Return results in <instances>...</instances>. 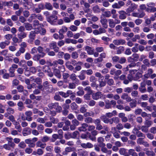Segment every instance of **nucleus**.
<instances>
[{
  "instance_id": "obj_1",
  "label": "nucleus",
  "mask_w": 156,
  "mask_h": 156,
  "mask_svg": "<svg viewBox=\"0 0 156 156\" xmlns=\"http://www.w3.org/2000/svg\"><path fill=\"white\" fill-rule=\"evenodd\" d=\"M58 68H55L53 69V73L58 78H61V74L60 72H64L66 70L64 66H58Z\"/></svg>"
},
{
  "instance_id": "obj_2",
  "label": "nucleus",
  "mask_w": 156,
  "mask_h": 156,
  "mask_svg": "<svg viewBox=\"0 0 156 156\" xmlns=\"http://www.w3.org/2000/svg\"><path fill=\"white\" fill-rule=\"evenodd\" d=\"M48 106L50 109H55L57 112H60L62 110L61 107L58 105V103H50Z\"/></svg>"
},
{
  "instance_id": "obj_3",
  "label": "nucleus",
  "mask_w": 156,
  "mask_h": 156,
  "mask_svg": "<svg viewBox=\"0 0 156 156\" xmlns=\"http://www.w3.org/2000/svg\"><path fill=\"white\" fill-rule=\"evenodd\" d=\"M64 61L62 59H58V60L54 61L52 63H51L50 66H53L55 67H58V65H61V66H63Z\"/></svg>"
},
{
  "instance_id": "obj_4",
  "label": "nucleus",
  "mask_w": 156,
  "mask_h": 156,
  "mask_svg": "<svg viewBox=\"0 0 156 156\" xmlns=\"http://www.w3.org/2000/svg\"><path fill=\"white\" fill-rule=\"evenodd\" d=\"M109 27L112 28H114L115 24L120 23V21L118 19H116L114 21L112 19H109L108 20Z\"/></svg>"
},
{
  "instance_id": "obj_5",
  "label": "nucleus",
  "mask_w": 156,
  "mask_h": 156,
  "mask_svg": "<svg viewBox=\"0 0 156 156\" xmlns=\"http://www.w3.org/2000/svg\"><path fill=\"white\" fill-rule=\"evenodd\" d=\"M43 71L44 72L47 73V75L50 77H52L53 74L52 72H51L50 68L47 66L45 65L43 67Z\"/></svg>"
},
{
  "instance_id": "obj_6",
  "label": "nucleus",
  "mask_w": 156,
  "mask_h": 156,
  "mask_svg": "<svg viewBox=\"0 0 156 156\" xmlns=\"http://www.w3.org/2000/svg\"><path fill=\"white\" fill-rule=\"evenodd\" d=\"M138 6L137 4L133 3L131 4V5L126 10L127 13H130L133 11L137 9Z\"/></svg>"
},
{
  "instance_id": "obj_7",
  "label": "nucleus",
  "mask_w": 156,
  "mask_h": 156,
  "mask_svg": "<svg viewBox=\"0 0 156 156\" xmlns=\"http://www.w3.org/2000/svg\"><path fill=\"white\" fill-rule=\"evenodd\" d=\"M140 66L138 67L139 68L138 69V70L139 72H137L139 73L138 75L139 76V78L141 77L142 74L144 73V70H146L147 69V66L145 65H141V68H140Z\"/></svg>"
},
{
  "instance_id": "obj_8",
  "label": "nucleus",
  "mask_w": 156,
  "mask_h": 156,
  "mask_svg": "<svg viewBox=\"0 0 156 156\" xmlns=\"http://www.w3.org/2000/svg\"><path fill=\"white\" fill-rule=\"evenodd\" d=\"M37 33V32L35 30L31 31L29 35V39L28 40V42L31 43L33 41L35 38V34Z\"/></svg>"
},
{
  "instance_id": "obj_9",
  "label": "nucleus",
  "mask_w": 156,
  "mask_h": 156,
  "mask_svg": "<svg viewBox=\"0 0 156 156\" xmlns=\"http://www.w3.org/2000/svg\"><path fill=\"white\" fill-rule=\"evenodd\" d=\"M138 73H137L135 75V76L132 75L130 73H129L128 74L127 78L129 80L131 81L132 80H137L139 79V76L138 75Z\"/></svg>"
},
{
  "instance_id": "obj_10",
  "label": "nucleus",
  "mask_w": 156,
  "mask_h": 156,
  "mask_svg": "<svg viewBox=\"0 0 156 156\" xmlns=\"http://www.w3.org/2000/svg\"><path fill=\"white\" fill-rule=\"evenodd\" d=\"M103 96L101 91H98L96 93H93L92 95V98L95 100H97L99 98H101Z\"/></svg>"
},
{
  "instance_id": "obj_11",
  "label": "nucleus",
  "mask_w": 156,
  "mask_h": 156,
  "mask_svg": "<svg viewBox=\"0 0 156 156\" xmlns=\"http://www.w3.org/2000/svg\"><path fill=\"white\" fill-rule=\"evenodd\" d=\"M67 30V28L65 26H63L62 27L61 29L58 31V33L59 35H60L61 39H63L64 36L63 34L66 32Z\"/></svg>"
},
{
  "instance_id": "obj_12",
  "label": "nucleus",
  "mask_w": 156,
  "mask_h": 156,
  "mask_svg": "<svg viewBox=\"0 0 156 156\" xmlns=\"http://www.w3.org/2000/svg\"><path fill=\"white\" fill-rule=\"evenodd\" d=\"M125 40L122 39H115L113 41V43L114 44L117 45H119L120 44H123L125 43Z\"/></svg>"
},
{
  "instance_id": "obj_13",
  "label": "nucleus",
  "mask_w": 156,
  "mask_h": 156,
  "mask_svg": "<svg viewBox=\"0 0 156 156\" xmlns=\"http://www.w3.org/2000/svg\"><path fill=\"white\" fill-rule=\"evenodd\" d=\"M49 46L50 48L54 49L55 52H58L59 51V48L57 46V43L55 42H52L50 43Z\"/></svg>"
},
{
  "instance_id": "obj_14",
  "label": "nucleus",
  "mask_w": 156,
  "mask_h": 156,
  "mask_svg": "<svg viewBox=\"0 0 156 156\" xmlns=\"http://www.w3.org/2000/svg\"><path fill=\"white\" fill-rule=\"evenodd\" d=\"M6 72V70L5 69L0 70V75H3V78L4 79H7L9 78V75L8 73L5 72Z\"/></svg>"
},
{
  "instance_id": "obj_15",
  "label": "nucleus",
  "mask_w": 156,
  "mask_h": 156,
  "mask_svg": "<svg viewBox=\"0 0 156 156\" xmlns=\"http://www.w3.org/2000/svg\"><path fill=\"white\" fill-rule=\"evenodd\" d=\"M85 50L86 51L88 54L93 55L94 54V48L88 46H86L85 47Z\"/></svg>"
},
{
  "instance_id": "obj_16",
  "label": "nucleus",
  "mask_w": 156,
  "mask_h": 156,
  "mask_svg": "<svg viewBox=\"0 0 156 156\" xmlns=\"http://www.w3.org/2000/svg\"><path fill=\"white\" fill-rule=\"evenodd\" d=\"M105 146H102L101 147V151L104 153H107L108 155H110L112 153V151L110 150H108L107 148L105 147Z\"/></svg>"
},
{
  "instance_id": "obj_17",
  "label": "nucleus",
  "mask_w": 156,
  "mask_h": 156,
  "mask_svg": "<svg viewBox=\"0 0 156 156\" xmlns=\"http://www.w3.org/2000/svg\"><path fill=\"white\" fill-rule=\"evenodd\" d=\"M119 117L121 118L122 122H126L127 121L128 119L127 117L125 116V114L123 113H121L119 114Z\"/></svg>"
},
{
  "instance_id": "obj_18",
  "label": "nucleus",
  "mask_w": 156,
  "mask_h": 156,
  "mask_svg": "<svg viewBox=\"0 0 156 156\" xmlns=\"http://www.w3.org/2000/svg\"><path fill=\"white\" fill-rule=\"evenodd\" d=\"M145 15V13L144 12H142L140 13L139 12H133L132 15L133 16L136 17L142 18Z\"/></svg>"
},
{
  "instance_id": "obj_19",
  "label": "nucleus",
  "mask_w": 156,
  "mask_h": 156,
  "mask_svg": "<svg viewBox=\"0 0 156 156\" xmlns=\"http://www.w3.org/2000/svg\"><path fill=\"white\" fill-rule=\"evenodd\" d=\"M81 146L85 148H91L93 147V145L90 142H87V143H82L81 144Z\"/></svg>"
},
{
  "instance_id": "obj_20",
  "label": "nucleus",
  "mask_w": 156,
  "mask_h": 156,
  "mask_svg": "<svg viewBox=\"0 0 156 156\" xmlns=\"http://www.w3.org/2000/svg\"><path fill=\"white\" fill-rule=\"evenodd\" d=\"M127 150L124 148H120L119 150V153L121 154L124 156H129L128 153L127 152Z\"/></svg>"
},
{
  "instance_id": "obj_21",
  "label": "nucleus",
  "mask_w": 156,
  "mask_h": 156,
  "mask_svg": "<svg viewBox=\"0 0 156 156\" xmlns=\"http://www.w3.org/2000/svg\"><path fill=\"white\" fill-rule=\"evenodd\" d=\"M88 126V125L86 123H83L81 125V126L78 127V129L80 131H85L87 130V127Z\"/></svg>"
},
{
  "instance_id": "obj_22",
  "label": "nucleus",
  "mask_w": 156,
  "mask_h": 156,
  "mask_svg": "<svg viewBox=\"0 0 156 156\" xmlns=\"http://www.w3.org/2000/svg\"><path fill=\"white\" fill-rule=\"evenodd\" d=\"M141 65V63L140 62H138L136 63H135L133 62L129 64L126 67L128 69L129 68H131V67H133L135 66H140Z\"/></svg>"
},
{
  "instance_id": "obj_23",
  "label": "nucleus",
  "mask_w": 156,
  "mask_h": 156,
  "mask_svg": "<svg viewBox=\"0 0 156 156\" xmlns=\"http://www.w3.org/2000/svg\"><path fill=\"white\" fill-rule=\"evenodd\" d=\"M119 13L120 14L119 16V18L120 19H124L126 18V12L124 10H121L119 12Z\"/></svg>"
},
{
  "instance_id": "obj_24",
  "label": "nucleus",
  "mask_w": 156,
  "mask_h": 156,
  "mask_svg": "<svg viewBox=\"0 0 156 156\" xmlns=\"http://www.w3.org/2000/svg\"><path fill=\"white\" fill-rule=\"evenodd\" d=\"M10 42L9 41H5L0 43V48L1 49H4L9 44Z\"/></svg>"
},
{
  "instance_id": "obj_25",
  "label": "nucleus",
  "mask_w": 156,
  "mask_h": 156,
  "mask_svg": "<svg viewBox=\"0 0 156 156\" xmlns=\"http://www.w3.org/2000/svg\"><path fill=\"white\" fill-rule=\"evenodd\" d=\"M123 99L126 100L127 101L129 102L131 101V98L128 96V94L126 93H123L121 97Z\"/></svg>"
},
{
  "instance_id": "obj_26",
  "label": "nucleus",
  "mask_w": 156,
  "mask_h": 156,
  "mask_svg": "<svg viewBox=\"0 0 156 156\" xmlns=\"http://www.w3.org/2000/svg\"><path fill=\"white\" fill-rule=\"evenodd\" d=\"M7 140L8 141V144L9 146L11 147L14 148L15 146V144L12 141V138L7 137Z\"/></svg>"
},
{
  "instance_id": "obj_27",
  "label": "nucleus",
  "mask_w": 156,
  "mask_h": 156,
  "mask_svg": "<svg viewBox=\"0 0 156 156\" xmlns=\"http://www.w3.org/2000/svg\"><path fill=\"white\" fill-rule=\"evenodd\" d=\"M100 22L104 28H107L108 27V26L107 24V20L106 19L101 18L100 20Z\"/></svg>"
},
{
  "instance_id": "obj_28",
  "label": "nucleus",
  "mask_w": 156,
  "mask_h": 156,
  "mask_svg": "<svg viewBox=\"0 0 156 156\" xmlns=\"http://www.w3.org/2000/svg\"><path fill=\"white\" fill-rule=\"evenodd\" d=\"M97 140L99 144V146L100 147H101L102 145L103 146L105 145V144L103 143L104 141L103 138L101 137V136L99 137L98 138Z\"/></svg>"
},
{
  "instance_id": "obj_29",
  "label": "nucleus",
  "mask_w": 156,
  "mask_h": 156,
  "mask_svg": "<svg viewBox=\"0 0 156 156\" xmlns=\"http://www.w3.org/2000/svg\"><path fill=\"white\" fill-rule=\"evenodd\" d=\"M46 144L43 143L42 142L39 141L37 142L36 146L37 147H40L42 148H44L46 146Z\"/></svg>"
},
{
  "instance_id": "obj_30",
  "label": "nucleus",
  "mask_w": 156,
  "mask_h": 156,
  "mask_svg": "<svg viewBox=\"0 0 156 156\" xmlns=\"http://www.w3.org/2000/svg\"><path fill=\"white\" fill-rule=\"evenodd\" d=\"M153 72V71L152 69H149L147 70V73L144 75V77L146 78H148L150 77Z\"/></svg>"
},
{
  "instance_id": "obj_31",
  "label": "nucleus",
  "mask_w": 156,
  "mask_h": 156,
  "mask_svg": "<svg viewBox=\"0 0 156 156\" xmlns=\"http://www.w3.org/2000/svg\"><path fill=\"white\" fill-rule=\"evenodd\" d=\"M72 151V147H66L65 149V151L63 152L62 154L64 155H67L69 153L71 152Z\"/></svg>"
},
{
  "instance_id": "obj_32",
  "label": "nucleus",
  "mask_w": 156,
  "mask_h": 156,
  "mask_svg": "<svg viewBox=\"0 0 156 156\" xmlns=\"http://www.w3.org/2000/svg\"><path fill=\"white\" fill-rule=\"evenodd\" d=\"M45 54L44 53H42V54H37L34 56L33 57V60L35 61L38 60L40 59L41 57L44 56Z\"/></svg>"
},
{
  "instance_id": "obj_33",
  "label": "nucleus",
  "mask_w": 156,
  "mask_h": 156,
  "mask_svg": "<svg viewBox=\"0 0 156 156\" xmlns=\"http://www.w3.org/2000/svg\"><path fill=\"white\" fill-rule=\"evenodd\" d=\"M117 112L114 110L112 111V112L110 113V112H109V113H107L105 114L106 116L109 118H111L112 117V116H113V115H117Z\"/></svg>"
},
{
  "instance_id": "obj_34",
  "label": "nucleus",
  "mask_w": 156,
  "mask_h": 156,
  "mask_svg": "<svg viewBox=\"0 0 156 156\" xmlns=\"http://www.w3.org/2000/svg\"><path fill=\"white\" fill-rule=\"evenodd\" d=\"M77 89L79 90V91L77 92V95L79 96L83 95L84 93V91L83 90V87H77Z\"/></svg>"
},
{
  "instance_id": "obj_35",
  "label": "nucleus",
  "mask_w": 156,
  "mask_h": 156,
  "mask_svg": "<svg viewBox=\"0 0 156 156\" xmlns=\"http://www.w3.org/2000/svg\"><path fill=\"white\" fill-rule=\"evenodd\" d=\"M70 63L69 62V61H68L66 62L65 65L66 68L69 70L72 71V70H73L74 69V67L72 65H70Z\"/></svg>"
},
{
  "instance_id": "obj_36",
  "label": "nucleus",
  "mask_w": 156,
  "mask_h": 156,
  "mask_svg": "<svg viewBox=\"0 0 156 156\" xmlns=\"http://www.w3.org/2000/svg\"><path fill=\"white\" fill-rule=\"evenodd\" d=\"M72 138H77L80 136V133L77 131H75L71 133Z\"/></svg>"
},
{
  "instance_id": "obj_37",
  "label": "nucleus",
  "mask_w": 156,
  "mask_h": 156,
  "mask_svg": "<svg viewBox=\"0 0 156 156\" xmlns=\"http://www.w3.org/2000/svg\"><path fill=\"white\" fill-rule=\"evenodd\" d=\"M27 130H28V132H26L25 131V130L23 129V133L24 136H26L30 134L31 133V129L30 128L26 127L25 128V131H27Z\"/></svg>"
},
{
  "instance_id": "obj_38",
  "label": "nucleus",
  "mask_w": 156,
  "mask_h": 156,
  "mask_svg": "<svg viewBox=\"0 0 156 156\" xmlns=\"http://www.w3.org/2000/svg\"><path fill=\"white\" fill-rule=\"evenodd\" d=\"M93 10L94 13H97L100 12L101 11V9L99 7L98 5H96L93 7Z\"/></svg>"
},
{
  "instance_id": "obj_39",
  "label": "nucleus",
  "mask_w": 156,
  "mask_h": 156,
  "mask_svg": "<svg viewBox=\"0 0 156 156\" xmlns=\"http://www.w3.org/2000/svg\"><path fill=\"white\" fill-rule=\"evenodd\" d=\"M26 36L27 34L26 33L23 32H21L18 34V37L20 39H23L24 37H26Z\"/></svg>"
},
{
  "instance_id": "obj_40",
  "label": "nucleus",
  "mask_w": 156,
  "mask_h": 156,
  "mask_svg": "<svg viewBox=\"0 0 156 156\" xmlns=\"http://www.w3.org/2000/svg\"><path fill=\"white\" fill-rule=\"evenodd\" d=\"M17 105L18 107V109L20 111H21L24 109V107L23 106V103L21 101H20L18 102Z\"/></svg>"
},
{
  "instance_id": "obj_41",
  "label": "nucleus",
  "mask_w": 156,
  "mask_h": 156,
  "mask_svg": "<svg viewBox=\"0 0 156 156\" xmlns=\"http://www.w3.org/2000/svg\"><path fill=\"white\" fill-rule=\"evenodd\" d=\"M101 120H102L104 123H109V119L107 118V117L106 116V115L101 116Z\"/></svg>"
},
{
  "instance_id": "obj_42",
  "label": "nucleus",
  "mask_w": 156,
  "mask_h": 156,
  "mask_svg": "<svg viewBox=\"0 0 156 156\" xmlns=\"http://www.w3.org/2000/svg\"><path fill=\"white\" fill-rule=\"evenodd\" d=\"M70 78L73 81H75L76 83L78 82L79 80L76 78V76L74 73L71 74L70 76Z\"/></svg>"
},
{
  "instance_id": "obj_43",
  "label": "nucleus",
  "mask_w": 156,
  "mask_h": 156,
  "mask_svg": "<svg viewBox=\"0 0 156 156\" xmlns=\"http://www.w3.org/2000/svg\"><path fill=\"white\" fill-rule=\"evenodd\" d=\"M129 156L131 155L132 156H137V154L135 152L134 149H129L128 150Z\"/></svg>"
},
{
  "instance_id": "obj_44",
  "label": "nucleus",
  "mask_w": 156,
  "mask_h": 156,
  "mask_svg": "<svg viewBox=\"0 0 156 156\" xmlns=\"http://www.w3.org/2000/svg\"><path fill=\"white\" fill-rule=\"evenodd\" d=\"M45 6L48 10H51L53 9V6L50 3L46 2L45 4Z\"/></svg>"
},
{
  "instance_id": "obj_45",
  "label": "nucleus",
  "mask_w": 156,
  "mask_h": 156,
  "mask_svg": "<svg viewBox=\"0 0 156 156\" xmlns=\"http://www.w3.org/2000/svg\"><path fill=\"white\" fill-rule=\"evenodd\" d=\"M3 5L4 6H7L9 7L12 6L13 5V3L11 1L7 2H3Z\"/></svg>"
},
{
  "instance_id": "obj_46",
  "label": "nucleus",
  "mask_w": 156,
  "mask_h": 156,
  "mask_svg": "<svg viewBox=\"0 0 156 156\" xmlns=\"http://www.w3.org/2000/svg\"><path fill=\"white\" fill-rule=\"evenodd\" d=\"M13 123L15 126V128L16 129H18V130L20 132L21 129V127L20 123L16 121H15Z\"/></svg>"
},
{
  "instance_id": "obj_47",
  "label": "nucleus",
  "mask_w": 156,
  "mask_h": 156,
  "mask_svg": "<svg viewBox=\"0 0 156 156\" xmlns=\"http://www.w3.org/2000/svg\"><path fill=\"white\" fill-rule=\"evenodd\" d=\"M146 11L148 12H156V7H152V8H146Z\"/></svg>"
},
{
  "instance_id": "obj_48",
  "label": "nucleus",
  "mask_w": 156,
  "mask_h": 156,
  "mask_svg": "<svg viewBox=\"0 0 156 156\" xmlns=\"http://www.w3.org/2000/svg\"><path fill=\"white\" fill-rule=\"evenodd\" d=\"M82 73H86L87 75H90L92 74L93 72L91 69H90L87 70H83L81 71Z\"/></svg>"
},
{
  "instance_id": "obj_49",
  "label": "nucleus",
  "mask_w": 156,
  "mask_h": 156,
  "mask_svg": "<svg viewBox=\"0 0 156 156\" xmlns=\"http://www.w3.org/2000/svg\"><path fill=\"white\" fill-rule=\"evenodd\" d=\"M94 113L92 111L86 112L84 114V115L85 117H87L88 116H93Z\"/></svg>"
},
{
  "instance_id": "obj_50",
  "label": "nucleus",
  "mask_w": 156,
  "mask_h": 156,
  "mask_svg": "<svg viewBox=\"0 0 156 156\" xmlns=\"http://www.w3.org/2000/svg\"><path fill=\"white\" fill-rule=\"evenodd\" d=\"M99 84L98 85V89L99 90V88L102 87H104L106 85V82L105 81H99Z\"/></svg>"
},
{
  "instance_id": "obj_51",
  "label": "nucleus",
  "mask_w": 156,
  "mask_h": 156,
  "mask_svg": "<svg viewBox=\"0 0 156 156\" xmlns=\"http://www.w3.org/2000/svg\"><path fill=\"white\" fill-rule=\"evenodd\" d=\"M50 120L51 123L54 124H56L58 123V120L57 118H55L53 117H50Z\"/></svg>"
},
{
  "instance_id": "obj_52",
  "label": "nucleus",
  "mask_w": 156,
  "mask_h": 156,
  "mask_svg": "<svg viewBox=\"0 0 156 156\" xmlns=\"http://www.w3.org/2000/svg\"><path fill=\"white\" fill-rule=\"evenodd\" d=\"M85 122L87 123H92L93 122L92 118L90 117H87L85 119Z\"/></svg>"
},
{
  "instance_id": "obj_53",
  "label": "nucleus",
  "mask_w": 156,
  "mask_h": 156,
  "mask_svg": "<svg viewBox=\"0 0 156 156\" xmlns=\"http://www.w3.org/2000/svg\"><path fill=\"white\" fill-rule=\"evenodd\" d=\"M146 154L148 156H154L155 153L152 151H147Z\"/></svg>"
},
{
  "instance_id": "obj_54",
  "label": "nucleus",
  "mask_w": 156,
  "mask_h": 156,
  "mask_svg": "<svg viewBox=\"0 0 156 156\" xmlns=\"http://www.w3.org/2000/svg\"><path fill=\"white\" fill-rule=\"evenodd\" d=\"M37 18V15L35 13L31 14L29 18L28 19V21L30 22L33 19Z\"/></svg>"
},
{
  "instance_id": "obj_55",
  "label": "nucleus",
  "mask_w": 156,
  "mask_h": 156,
  "mask_svg": "<svg viewBox=\"0 0 156 156\" xmlns=\"http://www.w3.org/2000/svg\"><path fill=\"white\" fill-rule=\"evenodd\" d=\"M64 137L66 139H69L70 138H72V133L68 132L65 133Z\"/></svg>"
},
{
  "instance_id": "obj_56",
  "label": "nucleus",
  "mask_w": 156,
  "mask_h": 156,
  "mask_svg": "<svg viewBox=\"0 0 156 156\" xmlns=\"http://www.w3.org/2000/svg\"><path fill=\"white\" fill-rule=\"evenodd\" d=\"M15 71V69L13 68L12 66L10 67L9 68V72L12 74L10 76L11 77H13V76H15L14 74Z\"/></svg>"
},
{
  "instance_id": "obj_57",
  "label": "nucleus",
  "mask_w": 156,
  "mask_h": 156,
  "mask_svg": "<svg viewBox=\"0 0 156 156\" xmlns=\"http://www.w3.org/2000/svg\"><path fill=\"white\" fill-rule=\"evenodd\" d=\"M69 29L72 31H76L78 29L77 27L75 26V25H71L69 27Z\"/></svg>"
},
{
  "instance_id": "obj_58",
  "label": "nucleus",
  "mask_w": 156,
  "mask_h": 156,
  "mask_svg": "<svg viewBox=\"0 0 156 156\" xmlns=\"http://www.w3.org/2000/svg\"><path fill=\"white\" fill-rule=\"evenodd\" d=\"M104 15L106 17L108 18L111 16V13L109 10H107L104 12Z\"/></svg>"
},
{
  "instance_id": "obj_59",
  "label": "nucleus",
  "mask_w": 156,
  "mask_h": 156,
  "mask_svg": "<svg viewBox=\"0 0 156 156\" xmlns=\"http://www.w3.org/2000/svg\"><path fill=\"white\" fill-rule=\"evenodd\" d=\"M50 139L49 136H45L43 137L41 139V140L42 142H45L48 141Z\"/></svg>"
},
{
  "instance_id": "obj_60",
  "label": "nucleus",
  "mask_w": 156,
  "mask_h": 156,
  "mask_svg": "<svg viewBox=\"0 0 156 156\" xmlns=\"http://www.w3.org/2000/svg\"><path fill=\"white\" fill-rule=\"evenodd\" d=\"M25 26L26 29L27 30H30L32 28V27L31 24L26 23L25 24Z\"/></svg>"
},
{
  "instance_id": "obj_61",
  "label": "nucleus",
  "mask_w": 156,
  "mask_h": 156,
  "mask_svg": "<svg viewBox=\"0 0 156 156\" xmlns=\"http://www.w3.org/2000/svg\"><path fill=\"white\" fill-rule=\"evenodd\" d=\"M126 58L125 57H121L120 58H119V62L120 64H123L126 62Z\"/></svg>"
},
{
  "instance_id": "obj_62",
  "label": "nucleus",
  "mask_w": 156,
  "mask_h": 156,
  "mask_svg": "<svg viewBox=\"0 0 156 156\" xmlns=\"http://www.w3.org/2000/svg\"><path fill=\"white\" fill-rule=\"evenodd\" d=\"M82 69L81 66L78 65H76V66L74 68V70H73V72L76 73L77 71H80Z\"/></svg>"
},
{
  "instance_id": "obj_63",
  "label": "nucleus",
  "mask_w": 156,
  "mask_h": 156,
  "mask_svg": "<svg viewBox=\"0 0 156 156\" xmlns=\"http://www.w3.org/2000/svg\"><path fill=\"white\" fill-rule=\"evenodd\" d=\"M6 110L8 113L9 114H13L15 112L14 109L10 108H7Z\"/></svg>"
},
{
  "instance_id": "obj_64",
  "label": "nucleus",
  "mask_w": 156,
  "mask_h": 156,
  "mask_svg": "<svg viewBox=\"0 0 156 156\" xmlns=\"http://www.w3.org/2000/svg\"><path fill=\"white\" fill-rule=\"evenodd\" d=\"M76 87V85L75 83L72 82L69 84L68 88L70 89H74Z\"/></svg>"
}]
</instances>
